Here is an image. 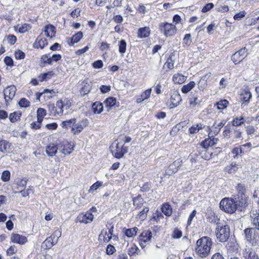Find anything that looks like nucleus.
I'll list each match as a JSON object with an SVG mask.
<instances>
[{"label":"nucleus","instance_id":"47","mask_svg":"<svg viewBox=\"0 0 259 259\" xmlns=\"http://www.w3.org/2000/svg\"><path fill=\"white\" fill-rule=\"evenodd\" d=\"M54 75L53 71H49L47 73H43L38 76L40 81L42 82L47 79L51 78Z\"/></svg>","mask_w":259,"mask_h":259},{"label":"nucleus","instance_id":"46","mask_svg":"<svg viewBox=\"0 0 259 259\" xmlns=\"http://www.w3.org/2000/svg\"><path fill=\"white\" fill-rule=\"evenodd\" d=\"M57 243V239L53 240L52 238L48 237L44 242V244L46 245L47 248H51L55 244Z\"/></svg>","mask_w":259,"mask_h":259},{"label":"nucleus","instance_id":"40","mask_svg":"<svg viewBox=\"0 0 259 259\" xmlns=\"http://www.w3.org/2000/svg\"><path fill=\"white\" fill-rule=\"evenodd\" d=\"M149 211V207L145 206L143 207L142 210L140 211L138 214V218L141 220H145L147 216V213Z\"/></svg>","mask_w":259,"mask_h":259},{"label":"nucleus","instance_id":"57","mask_svg":"<svg viewBox=\"0 0 259 259\" xmlns=\"http://www.w3.org/2000/svg\"><path fill=\"white\" fill-rule=\"evenodd\" d=\"M207 86V81L205 78H201L198 83V87L200 90L203 91Z\"/></svg>","mask_w":259,"mask_h":259},{"label":"nucleus","instance_id":"20","mask_svg":"<svg viewBox=\"0 0 259 259\" xmlns=\"http://www.w3.org/2000/svg\"><path fill=\"white\" fill-rule=\"evenodd\" d=\"M182 164V160L181 159H178L169 165L168 166L167 172L169 175H171V174L176 172L179 168L181 166Z\"/></svg>","mask_w":259,"mask_h":259},{"label":"nucleus","instance_id":"22","mask_svg":"<svg viewBox=\"0 0 259 259\" xmlns=\"http://www.w3.org/2000/svg\"><path fill=\"white\" fill-rule=\"evenodd\" d=\"M58 101L59 103L61 104V105H62V106H60L61 109H63V113L64 111H67L70 109L72 103L71 102V100L68 98H62L58 100Z\"/></svg>","mask_w":259,"mask_h":259},{"label":"nucleus","instance_id":"37","mask_svg":"<svg viewBox=\"0 0 259 259\" xmlns=\"http://www.w3.org/2000/svg\"><path fill=\"white\" fill-rule=\"evenodd\" d=\"M92 108L95 114H100L103 110V105L101 103L97 102L93 104Z\"/></svg>","mask_w":259,"mask_h":259},{"label":"nucleus","instance_id":"4","mask_svg":"<svg viewBox=\"0 0 259 259\" xmlns=\"http://www.w3.org/2000/svg\"><path fill=\"white\" fill-rule=\"evenodd\" d=\"M220 208L228 213H234L238 209L235 201L231 198H225L220 203Z\"/></svg>","mask_w":259,"mask_h":259},{"label":"nucleus","instance_id":"14","mask_svg":"<svg viewBox=\"0 0 259 259\" xmlns=\"http://www.w3.org/2000/svg\"><path fill=\"white\" fill-rule=\"evenodd\" d=\"M93 218L94 215L92 212L87 211L85 213H80L77 217V220L80 223L88 224L91 222Z\"/></svg>","mask_w":259,"mask_h":259},{"label":"nucleus","instance_id":"32","mask_svg":"<svg viewBox=\"0 0 259 259\" xmlns=\"http://www.w3.org/2000/svg\"><path fill=\"white\" fill-rule=\"evenodd\" d=\"M22 113L21 112L15 111L13 113H10L9 116V118L12 123H15L20 120Z\"/></svg>","mask_w":259,"mask_h":259},{"label":"nucleus","instance_id":"15","mask_svg":"<svg viewBox=\"0 0 259 259\" xmlns=\"http://www.w3.org/2000/svg\"><path fill=\"white\" fill-rule=\"evenodd\" d=\"M182 101V98L178 91H174L170 97V108H174L177 107Z\"/></svg>","mask_w":259,"mask_h":259},{"label":"nucleus","instance_id":"64","mask_svg":"<svg viewBox=\"0 0 259 259\" xmlns=\"http://www.w3.org/2000/svg\"><path fill=\"white\" fill-rule=\"evenodd\" d=\"M189 102L190 105L195 106L200 104V101L198 100L197 97H194L193 98H190Z\"/></svg>","mask_w":259,"mask_h":259},{"label":"nucleus","instance_id":"13","mask_svg":"<svg viewBox=\"0 0 259 259\" xmlns=\"http://www.w3.org/2000/svg\"><path fill=\"white\" fill-rule=\"evenodd\" d=\"M113 229L114 227L112 225L110 228L109 229L108 232H107V231H105L104 230H103L100 233V234L99 236V238H101V237H103V240L104 242L105 243L109 242L112 237H116V236H113Z\"/></svg>","mask_w":259,"mask_h":259},{"label":"nucleus","instance_id":"59","mask_svg":"<svg viewBox=\"0 0 259 259\" xmlns=\"http://www.w3.org/2000/svg\"><path fill=\"white\" fill-rule=\"evenodd\" d=\"M30 28L31 26L29 24L25 23L23 25H22L21 27H20V28H19V32L20 33H24L28 31Z\"/></svg>","mask_w":259,"mask_h":259},{"label":"nucleus","instance_id":"54","mask_svg":"<svg viewBox=\"0 0 259 259\" xmlns=\"http://www.w3.org/2000/svg\"><path fill=\"white\" fill-rule=\"evenodd\" d=\"M27 180L25 178L22 179L19 181L18 184V190H24L26 187L27 184Z\"/></svg>","mask_w":259,"mask_h":259},{"label":"nucleus","instance_id":"58","mask_svg":"<svg viewBox=\"0 0 259 259\" xmlns=\"http://www.w3.org/2000/svg\"><path fill=\"white\" fill-rule=\"evenodd\" d=\"M244 123V118L240 117V118H235L232 121L233 126H240Z\"/></svg>","mask_w":259,"mask_h":259},{"label":"nucleus","instance_id":"9","mask_svg":"<svg viewBox=\"0 0 259 259\" xmlns=\"http://www.w3.org/2000/svg\"><path fill=\"white\" fill-rule=\"evenodd\" d=\"M17 89L14 85L7 87L4 91V98L7 105L10 104V102L15 97Z\"/></svg>","mask_w":259,"mask_h":259},{"label":"nucleus","instance_id":"55","mask_svg":"<svg viewBox=\"0 0 259 259\" xmlns=\"http://www.w3.org/2000/svg\"><path fill=\"white\" fill-rule=\"evenodd\" d=\"M10 176V172L9 170H5L2 174L1 180L4 182H7L9 181Z\"/></svg>","mask_w":259,"mask_h":259},{"label":"nucleus","instance_id":"12","mask_svg":"<svg viewBox=\"0 0 259 259\" xmlns=\"http://www.w3.org/2000/svg\"><path fill=\"white\" fill-rule=\"evenodd\" d=\"M242 255L244 259H259L258 254L253 249L247 246L243 250Z\"/></svg>","mask_w":259,"mask_h":259},{"label":"nucleus","instance_id":"10","mask_svg":"<svg viewBox=\"0 0 259 259\" xmlns=\"http://www.w3.org/2000/svg\"><path fill=\"white\" fill-rule=\"evenodd\" d=\"M226 123V121L223 119L218 123L217 121H215L211 127L207 126V130L209 131V135H212L213 136L217 135L220 133L221 129L225 125Z\"/></svg>","mask_w":259,"mask_h":259},{"label":"nucleus","instance_id":"5","mask_svg":"<svg viewBox=\"0 0 259 259\" xmlns=\"http://www.w3.org/2000/svg\"><path fill=\"white\" fill-rule=\"evenodd\" d=\"M158 28L160 32L166 37L174 36L177 31L176 25L166 22L160 23L158 25Z\"/></svg>","mask_w":259,"mask_h":259},{"label":"nucleus","instance_id":"48","mask_svg":"<svg viewBox=\"0 0 259 259\" xmlns=\"http://www.w3.org/2000/svg\"><path fill=\"white\" fill-rule=\"evenodd\" d=\"M201 157L203 159L208 160L211 158L212 152L211 151H209L208 149H203V150L201 151Z\"/></svg>","mask_w":259,"mask_h":259},{"label":"nucleus","instance_id":"63","mask_svg":"<svg viewBox=\"0 0 259 259\" xmlns=\"http://www.w3.org/2000/svg\"><path fill=\"white\" fill-rule=\"evenodd\" d=\"M103 183L101 182L97 181L92 185L89 190V192L91 193L92 191L97 190L100 186H102Z\"/></svg>","mask_w":259,"mask_h":259},{"label":"nucleus","instance_id":"35","mask_svg":"<svg viewBox=\"0 0 259 259\" xmlns=\"http://www.w3.org/2000/svg\"><path fill=\"white\" fill-rule=\"evenodd\" d=\"M162 212L166 216L169 217L172 214V208L170 204L165 203L162 204L161 207Z\"/></svg>","mask_w":259,"mask_h":259},{"label":"nucleus","instance_id":"49","mask_svg":"<svg viewBox=\"0 0 259 259\" xmlns=\"http://www.w3.org/2000/svg\"><path fill=\"white\" fill-rule=\"evenodd\" d=\"M192 43L191 35L188 33L185 35L183 38V44L184 47H189Z\"/></svg>","mask_w":259,"mask_h":259},{"label":"nucleus","instance_id":"26","mask_svg":"<svg viewBox=\"0 0 259 259\" xmlns=\"http://www.w3.org/2000/svg\"><path fill=\"white\" fill-rule=\"evenodd\" d=\"M133 204L136 209H140L145 203L144 199L140 195H138L137 197L133 198Z\"/></svg>","mask_w":259,"mask_h":259},{"label":"nucleus","instance_id":"31","mask_svg":"<svg viewBox=\"0 0 259 259\" xmlns=\"http://www.w3.org/2000/svg\"><path fill=\"white\" fill-rule=\"evenodd\" d=\"M186 78L187 76L179 73L174 74L172 76V80L175 83L182 84L186 81Z\"/></svg>","mask_w":259,"mask_h":259},{"label":"nucleus","instance_id":"29","mask_svg":"<svg viewBox=\"0 0 259 259\" xmlns=\"http://www.w3.org/2000/svg\"><path fill=\"white\" fill-rule=\"evenodd\" d=\"M83 37V33L81 31H78L74 34L70 38V42H68L70 46L73 45L75 43H77Z\"/></svg>","mask_w":259,"mask_h":259},{"label":"nucleus","instance_id":"6","mask_svg":"<svg viewBox=\"0 0 259 259\" xmlns=\"http://www.w3.org/2000/svg\"><path fill=\"white\" fill-rule=\"evenodd\" d=\"M113 155L116 158L119 159L127 152V147L119 143H113L110 147Z\"/></svg>","mask_w":259,"mask_h":259},{"label":"nucleus","instance_id":"60","mask_svg":"<svg viewBox=\"0 0 259 259\" xmlns=\"http://www.w3.org/2000/svg\"><path fill=\"white\" fill-rule=\"evenodd\" d=\"M42 120L39 121L37 118V121L35 122H33L30 124V127L32 129L38 130L41 127V124L42 123Z\"/></svg>","mask_w":259,"mask_h":259},{"label":"nucleus","instance_id":"62","mask_svg":"<svg viewBox=\"0 0 259 259\" xmlns=\"http://www.w3.org/2000/svg\"><path fill=\"white\" fill-rule=\"evenodd\" d=\"M15 56L17 60H21L24 58L25 55V53L21 50H18L15 52Z\"/></svg>","mask_w":259,"mask_h":259},{"label":"nucleus","instance_id":"39","mask_svg":"<svg viewBox=\"0 0 259 259\" xmlns=\"http://www.w3.org/2000/svg\"><path fill=\"white\" fill-rule=\"evenodd\" d=\"M91 86L90 83L85 80L82 83V87L81 89V93L83 95L88 94L91 91Z\"/></svg>","mask_w":259,"mask_h":259},{"label":"nucleus","instance_id":"45","mask_svg":"<svg viewBox=\"0 0 259 259\" xmlns=\"http://www.w3.org/2000/svg\"><path fill=\"white\" fill-rule=\"evenodd\" d=\"M37 118L39 120H43L44 117L47 115V110L42 108H38L36 111Z\"/></svg>","mask_w":259,"mask_h":259},{"label":"nucleus","instance_id":"41","mask_svg":"<svg viewBox=\"0 0 259 259\" xmlns=\"http://www.w3.org/2000/svg\"><path fill=\"white\" fill-rule=\"evenodd\" d=\"M236 189L238 192V195H246V189L244 184L238 183L236 186Z\"/></svg>","mask_w":259,"mask_h":259},{"label":"nucleus","instance_id":"44","mask_svg":"<svg viewBox=\"0 0 259 259\" xmlns=\"http://www.w3.org/2000/svg\"><path fill=\"white\" fill-rule=\"evenodd\" d=\"M229 104V102L226 100H222L217 102L214 106L219 110H222L226 108Z\"/></svg>","mask_w":259,"mask_h":259},{"label":"nucleus","instance_id":"53","mask_svg":"<svg viewBox=\"0 0 259 259\" xmlns=\"http://www.w3.org/2000/svg\"><path fill=\"white\" fill-rule=\"evenodd\" d=\"M232 153L234 154V158H237L238 156L241 154L244 153L243 150L241 148V146L234 148L232 151Z\"/></svg>","mask_w":259,"mask_h":259},{"label":"nucleus","instance_id":"38","mask_svg":"<svg viewBox=\"0 0 259 259\" xmlns=\"http://www.w3.org/2000/svg\"><path fill=\"white\" fill-rule=\"evenodd\" d=\"M104 103L107 107L111 108L115 106L117 107L118 106V105H116V99L113 97H109L107 98Z\"/></svg>","mask_w":259,"mask_h":259},{"label":"nucleus","instance_id":"27","mask_svg":"<svg viewBox=\"0 0 259 259\" xmlns=\"http://www.w3.org/2000/svg\"><path fill=\"white\" fill-rule=\"evenodd\" d=\"M251 96V94L249 92H245L241 95L240 100L242 102L241 104L242 108H244L245 106L248 104Z\"/></svg>","mask_w":259,"mask_h":259},{"label":"nucleus","instance_id":"56","mask_svg":"<svg viewBox=\"0 0 259 259\" xmlns=\"http://www.w3.org/2000/svg\"><path fill=\"white\" fill-rule=\"evenodd\" d=\"M19 105L21 107L27 108L30 105V102L26 98H22L19 102Z\"/></svg>","mask_w":259,"mask_h":259},{"label":"nucleus","instance_id":"19","mask_svg":"<svg viewBox=\"0 0 259 259\" xmlns=\"http://www.w3.org/2000/svg\"><path fill=\"white\" fill-rule=\"evenodd\" d=\"M10 239L13 243L19 244H24L27 241L26 237L16 233H12Z\"/></svg>","mask_w":259,"mask_h":259},{"label":"nucleus","instance_id":"51","mask_svg":"<svg viewBox=\"0 0 259 259\" xmlns=\"http://www.w3.org/2000/svg\"><path fill=\"white\" fill-rule=\"evenodd\" d=\"M126 42L125 40L121 39L119 42V52L121 54H124L126 51Z\"/></svg>","mask_w":259,"mask_h":259},{"label":"nucleus","instance_id":"16","mask_svg":"<svg viewBox=\"0 0 259 259\" xmlns=\"http://www.w3.org/2000/svg\"><path fill=\"white\" fill-rule=\"evenodd\" d=\"M248 197L246 195H238V197L235 201L238 210H242V208L247 206V201Z\"/></svg>","mask_w":259,"mask_h":259},{"label":"nucleus","instance_id":"8","mask_svg":"<svg viewBox=\"0 0 259 259\" xmlns=\"http://www.w3.org/2000/svg\"><path fill=\"white\" fill-rule=\"evenodd\" d=\"M89 125V121L87 118L82 119L78 122H75L71 128V132L73 135H78L80 133L84 128Z\"/></svg>","mask_w":259,"mask_h":259},{"label":"nucleus","instance_id":"1","mask_svg":"<svg viewBox=\"0 0 259 259\" xmlns=\"http://www.w3.org/2000/svg\"><path fill=\"white\" fill-rule=\"evenodd\" d=\"M212 244L211 239L207 236L199 239L196 241L195 248L196 254L201 258L206 257L210 252Z\"/></svg>","mask_w":259,"mask_h":259},{"label":"nucleus","instance_id":"18","mask_svg":"<svg viewBox=\"0 0 259 259\" xmlns=\"http://www.w3.org/2000/svg\"><path fill=\"white\" fill-rule=\"evenodd\" d=\"M60 148L61 152L64 155L69 154L73 150L72 145L67 141H63Z\"/></svg>","mask_w":259,"mask_h":259},{"label":"nucleus","instance_id":"7","mask_svg":"<svg viewBox=\"0 0 259 259\" xmlns=\"http://www.w3.org/2000/svg\"><path fill=\"white\" fill-rule=\"evenodd\" d=\"M246 47L242 48L232 55L231 60L235 64H239L248 55Z\"/></svg>","mask_w":259,"mask_h":259},{"label":"nucleus","instance_id":"21","mask_svg":"<svg viewBox=\"0 0 259 259\" xmlns=\"http://www.w3.org/2000/svg\"><path fill=\"white\" fill-rule=\"evenodd\" d=\"M58 150L57 145L54 143H50L46 147V152L48 156L53 157L55 156Z\"/></svg>","mask_w":259,"mask_h":259},{"label":"nucleus","instance_id":"17","mask_svg":"<svg viewBox=\"0 0 259 259\" xmlns=\"http://www.w3.org/2000/svg\"><path fill=\"white\" fill-rule=\"evenodd\" d=\"M208 137L201 143V146L204 149L216 144L218 141V139L214 138V136L212 135H209Z\"/></svg>","mask_w":259,"mask_h":259},{"label":"nucleus","instance_id":"34","mask_svg":"<svg viewBox=\"0 0 259 259\" xmlns=\"http://www.w3.org/2000/svg\"><path fill=\"white\" fill-rule=\"evenodd\" d=\"M55 27L51 25L46 26L44 30L45 35L48 37L51 38L55 34Z\"/></svg>","mask_w":259,"mask_h":259},{"label":"nucleus","instance_id":"36","mask_svg":"<svg viewBox=\"0 0 259 259\" xmlns=\"http://www.w3.org/2000/svg\"><path fill=\"white\" fill-rule=\"evenodd\" d=\"M205 126L202 123L196 124L189 128V131L190 134H194L199 132V130L203 128Z\"/></svg>","mask_w":259,"mask_h":259},{"label":"nucleus","instance_id":"30","mask_svg":"<svg viewBox=\"0 0 259 259\" xmlns=\"http://www.w3.org/2000/svg\"><path fill=\"white\" fill-rule=\"evenodd\" d=\"M11 144L6 140H0V151L6 153L10 150Z\"/></svg>","mask_w":259,"mask_h":259},{"label":"nucleus","instance_id":"50","mask_svg":"<svg viewBox=\"0 0 259 259\" xmlns=\"http://www.w3.org/2000/svg\"><path fill=\"white\" fill-rule=\"evenodd\" d=\"M138 230V229L137 227L128 229L125 231V234L128 237H132L136 235Z\"/></svg>","mask_w":259,"mask_h":259},{"label":"nucleus","instance_id":"52","mask_svg":"<svg viewBox=\"0 0 259 259\" xmlns=\"http://www.w3.org/2000/svg\"><path fill=\"white\" fill-rule=\"evenodd\" d=\"M182 232L177 228L174 229L172 231L171 237L174 239H180L182 236Z\"/></svg>","mask_w":259,"mask_h":259},{"label":"nucleus","instance_id":"11","mask_svg":"<svg viewBox=\"0 0 259 259\" xmlns=\"http://www.w3.org/2000/svg\"><path fill=\"white\" fill-rule=\"evenodd\" d=\"M60 104L57 101L56 105L50 104L48 105V110L51 115L54 116H61L63 114V109L61 108Z\"/></svg>","mask_w":259,"mask_h":259},{"label":"nucleus","instance_id":"42","mask_svg":"<svg viewBox=\"0 0 259 259\" xmlns=\"http://www.w3.org/2000/svg\"><path fill=\"white\" fill-rule=\"evenodd\" d=\"M195 85V83L194 81H190L189 83L184 85L182 89V92L184 94L188 93L189 91H190L194 87Z\"/></svg>","mask_w":259,"mask_h":259},{"label":"nucleus","instance_id":"24","mask_svg":"<svg viewBox=\"0 0 259 259\" xmlns=\"http://www.w3.org/2000/svg\"><path fill=\"white\" fill-rule=\"evenodd\" d=\"M175 62V55L174 53H171L167 58L166 62L163 65L164 68H167L169 70L173 69Z\"/></svg>","mask_w":259,"mask_h":259},{"label":"nucleus","instance_id":"2","mask_svg":"<svg viewBox=\"0 0 259 259\" xmlns=\"http://www.w3.org/2000/svg\"><path fill=\"white\" fill-rule=\"evenodd\" d=\"M246 242L252 246H259V233L254 228H246L243 233Z\"/></svg>","mask_w":259,"mask_h":259},{"label":"nucleus","instance_id":"28","mask_svg":"<svg viewBox=\"0 0 259 259\" xmlns=\"http://www.w3.org/2000/svg\"><path fill=\"white\" fill-rule=\"evenodd\" d=\"M152 237V234L150 230H146L143 231L139 237V240L142 241L149 242L151 241Z\"/></svg>","mask_w":259,"mask_h":259},{"label":"nucleus","instance_id":"61","mask_svg":"<svg viewBox=\"0 0 259 259\" xmlns=\"http://www.w3.org/2000/svg\"><path fill=\"white\" fill-rule=\"evenodd\" d=\"M116 251L115 248L111 244H108L106 248V253L108 255L113 254Z\"/></svg>","mask_w":259,"mask_h":259},{"label":"nucleus","instance_id":"25","mask_svg":"<svg viewBox=\"0 0 259 259\" xmlns=\"http://www.w3.org/2000/svg\"><path fill=\"white\" fill-rule=\"evenodd\" d=\"M151 33L150 28L149 27L140 28L138 31L137 36L139 38H145L149 36Z\"/></svg>","mask_w":259,"mask_h":259},{"label":"nucleus","instance_id":"43","mask_svg":"<svg viewBox=\"0 0 259 259\" xmlns=\"http://www.w3.org/2000/svg\"><path fill=\"white\" fill-rule=\"evenodd\" d=\"M238 166L236 162H232L230 165L226 167L225 169L229 174L234 173L238 170Z\"/></svg>","mask_w":259,"mask_h":259},{"label":"nucleus","instance_id":"33","mask_svg":"<svg viewBox=\"0 0 259 259\" xmlns=\"http://www.w3.org/2000/svg\"><path fill=\"white\" fill-rule=\"evenodd\" d=\"M77 121L76 118H73L70 119L69 120H66L65 121H62L60 125L63 128L68 129L69 127L72 128L73 125L75 122Z\"/></svg>","mask_w":259,"mask_h":259},{"label":"nucleus","instance_id":"23","mask_svg":"<svg viewBox=\"0 0 259 259\" xmlns=\"http://www.w3.org/2000/svg\"><path fill=\"white\" fill-rule=\"evenodd\" d=\"M251 218L252 224L256 229L259 230V212L257 210H252L250 215Z\"/></svg>","mask_w":259,"mask_h":259},{"label":"nucleus","instance_id":"3","mask_svg":"<svg viewBox=\"0 0 259 259\" xmlns=\"http://www.w3.org/2000/svg\"><path fill=\"white\" fill-rule=\"evenodd\" d=\"M217 239L221 242H226L230 237V228L227 225L217 223L215 229Z\"/></svg>","mask_w":259,"mask_h":259}]
</instances>
